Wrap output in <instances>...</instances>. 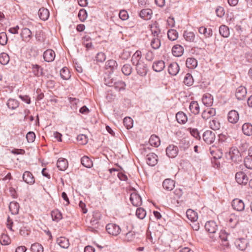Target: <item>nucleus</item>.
Here are the masks:
<instances>
[{"label": "nucleus", "instance_id": "obj_42", "mask_svg": "<svg viewBox=\"0 0 252 252\" xmlns=\"http://www.w3.org/2000/svg\"><path fill=\"white\" fill-rule=\"evenodd\" d=\"M167 36L171 41L176 40L178 37V32L174 29H170L168 31Z\"/></svg>", "mask_w": 252, "mask_h": 252}, {"label": "nucleus", "instance_id": "obj_49", "mask_svg": "<svg viewBox=\"0 0 252 252\" xmlns=\"http://www.w3.org/2000/svg\"><path fill=\"white\" fill-rule=\"evenodd\" d=\"M51 216L53 220L58 222L62 219V214L58 210H55L52 211Z\"/></svg>", "mask_w": 252, "mask_h": 252}, {"label": "nucleus", "instance_id": "obj_2", "mask_svg": "<svg viewBox=\"0 0 252 252\" xmlns=\"http://www.w3.org/2000/svg\"><path fill=\"white\" fill-rule=\"evenodd\" d=\"M217 230V225L214 221H208L206 222V231L209 233V238L211 241L215 242L218 238V235L216 234Z\"/></svg>", "mask_w": 252, "mask_h": 252}, {"label": "nucleus", "instance_id": "obj_21", "mask_svg": "<svg viewBox=\"0 0 252 252\" xmlns=\"http://www.w3.org/2000/svg\"><path fill=\"white\" fill-rule=\"evenodd\" d=\"M165 67L164 62L162 60L155 61L153 63L152 68L156 72H160Z\"/></svg>", "mask_w": 252, "mask_h": 252}, {"label": "nucleus", "instance_id": "obj_15", "mask_svg": "<svg viewBox=\"0 0 252 252\" xmlns=\"http://www.w3.org/2000/svg\"><path fill=\"white\" fill-rule=\"evenodd\" d=\"M23 181L28 184L33 185L35 183V178L30 171H25L22 176Z\"/></svg>", "mask_w": 252, "mask_h": 252}, {"label": "nucleus", "instance_id": "obj_35", "mask_svg": "<svg viewBox=\"0 0 252 252\" xmlns=\"http://www.w3.org/2000/svg\"><path fill=\"white\" fill-rule=\"evenodd\" d=\"M190 112L195 114H198L199 112L200 108L197 101H191L189 107Z\"/></svg>", "mask_w": 252, "mask_h": 252}, {"label": "nucleus", "instance_id": "obj_28", "mask_svg": "<svg viewBox=\"0 0 252 252\" xmlns=\"http://www.w3.org/2000/svg\"><path fill=\"white\" fill-rule=\"evenodd\" d=\"M229 155L233 161L236 162L240 159V154L238 150L236 149L231 148L229 152Z\"/></svg>", "mask_w": 252, "mask_h": 252}, {"label": "nucleus", "instance_id": "obj_17", "mask_svg": "<svg viewBox=\"0 0 252 252\" xmlns=\"http://www.w3.org/2000/svg\"><path fill=\"white\" fill-rule=\"evenodd\" d=\"M158 156L154 153H150L147 156V163L151 166H155L158 163Z\"/></svg>", "mask_w": 252, "mask_h": 252}, {"label": "nucleus", "instance_id": "obj_63", "mask_svg": "<svg viewBox=\"0 0 252 252\" xmlns=\"http://www.w3.org/2000/svg\"><path fill=\"white\" fill-rule=\"evenodd\" d=\"M26 138L29 143L33 142L35 138V134L32 131H29L26 135Z\"/></svg>", "mask_w": 252, "mask_h": 252}, {"label": "nucleus", "instance_id": "obj_24", "mask_svg": "<svg viewBox=\"0 0 252 252\" xmlns=\"http://www.w3.org/2000/svg\"><path fill=\"white\" fill-rule=\"evenodd\" d=\"M249 155L244 159V164L246 168L252 169V147L249 149Z\"/></svg>", "mask_w": 252, "mask_h": 252}, {"label": "nucleus", "instance_id": "obj_54", "mask_svg": "<svg viewBox=\"0 0 252 252\" xmlns=\"http://www.w3.org/2000/svg\"><path fill=\"white\" fill-rule=\"evenodd\" d=\"M0 242L2 245H7L10 243V240L8 235L2 234L0 237Z\"/></svg>", "mask_w": 252, "mask_h": 252}, {"label": "nucleus", "instance_id": "obj_46", "mask_svg": "<svg viewBox=\"0 0 252 252\" xmlns=\"http://www.w3.org/2000/svg\"><path fill=\"white\" fill-rule=\"evenodd\" d=\"M114 88L118 91H124L126 89V84L122 80L115 81V84L114 86Z\"/></svg>", "mask_w": 252, "mask_h": 252}, {"label": "nucleus", "instance_id": "obj_7", "mask_svg": "<svg viewBox=\"0 0 252 252\" xmlns=\"http://www.w3.org/2000/svg\"><path fill=\"white\" fill-rule=\"evenodd\" d=\"M178 152V147L173 144L169 145L166 149V155L170 158H175L177 156Z\"/></svg>", "mask_w": 252, "mask_h": 252}, {"label": "nucleus", "instance_id": "obj_4", "mask_svg": "<svg viewBox=\"0 0 252 252\" xmlns=\"http://www.w3.org/2000/svg\"><path fill=\"white\" fill-rule=\"evenodd\" d=\"M235 179L239 184L242 185H246L249 180L248 176L243 171H239L236 173Z\"/></svg>", "mask_w": 252, "mask_h": 252}, {"label": "nucleus", "instance_id": "obj_40", "mask_svg": "<svg viewBox=\"0 0 252 252\" xmlns=\"http://www.w3.org/2000/svg\"><path fill=\"white\" fill-rule=\"evenodd\" d=\"M6 104L9 109L14 110L18 107L19 105V102L18 100L15 99L9 98Z\"/></svg>", "mask_w": 252, "mask_h": 252}, {"label": "nucleus", "instance_id": "obj_52", "mask_svg": "<svg viewBox=\"0 0 252 252\" xmlns=\"http://www.w3.org/2000/svg\"><path fill=\"white\" fill-rule=\"evenodd\" d=\"M183 82L188 86H191L193 83V79L192 75L190 73H187L184 77Z\"/></svg>", "mask_w": 252, "mask_h": 252}, {"label": "nucleus", "instance_id": "obj_55", "mask_svg": "<svg viewBox=\"0 0 252 252\" xmlns=\"http://www.w3.org/2000/svg\"><path fill=\"white\" fill-rule=\"evenodd\" d=\"M124 126L127 129L131 128L133 126V120L130 117H126L123 121Z\"/></svg>", "mask_w": 252, "mask_h": 252}, {"label": "nucleus", "instance_id": "obj_48", "mask_svg": "<svg viewBox=\"0 0 252 252\" xmlns=\"http://www.w3.org/2000/svg\"><path fill=\"white\" fill-rule=\"evenodd\" d=\"M183 36L184 38L189 42H193L195 38L194 32L187 31H184Z\"/></svg>", "mask_w": 252, "mask_h": 252}, {"label": "nucleus", "instance_id": "obj_45", "mask_svg": "<svg viewBox=\"0 0 252 252\" xmlns=\"http://www.w3.org/2000/svg\"><path fill=\"white\" fill-rule=\"evenodd\" d=\"M219 32L220 34L224 37H228L230 34L228 27L225 25H221L220 26L219 28Z\"/></svg>", "mask_w": 252, "mask_h": 252}, {"label": "nucleus", "instance_id": "obj_16", "mask_svg": "<svg viewBox=\"0 0 252 252\" xmlns=\"http://www.w3.org/2000/svg\"><path fill=\"white\" fill-rule=\"evenodd\" d=\"M175 181L171 179H166L162 183L163 189L167 191L172 190L175 187Z\"/></svg>", "mask_w": 252, "mask_h": 252}, {"label": "nucleus", "instance_id": "obj_39", "mask_svg": "<svg viewBox=\"0 0 252 252\" xmlns=\"http://www.w3.org/2000/svg\"><path fill=\"white\" fill-rule=\"evenodd\" d=\"M215 139V133L211 130H206V143L210 144L214 141Z\"/></svg>", "mask_w": 252, "mask_h": 252}, {"label": "nucleus", "instance_id": "obj_23", "mask_svg": "<svg viewBox=\"0 0 252 252\" xmlns=\"http://www.w3.org/2000/svg\"><path fill=\"white\" fill-rule=\"evenodd\" d=\"M58 169L61 171H64L68 167V161L65 158H60L57 163Z\"/></svg>", "mask_w": 252, "mask_h": 252}, {"label": "nucleus", "instance_id": "obj_10", "mask_svg": "<svg viewBox=\"0 0 252 252\" xmlns=\"http://www.w3.org/2000/svg\"><path fill=\"white\" fill-rule=\"evenodd\" d=\"M20 36L22 40L26 42L30 41L32 37V32L27 28H23L21 30Z\"/></svg>", "mask_w": 252, "mask_h": 252}, {"label": "nucleus", "instance_id": "obj_53", "mask_svg": "<svg viewBox=\"0 0 252 252\" xmlns=\"http://www.w3.org/2000/svg\"><path fill=\"white\" fill-rule=\"evenodd\" d=\"M146 215V211L143 208H138L136 211V215L140 219H143Z\"/></svg>", "mask_w": 252, "mask_h": 252}, {"label": "nucleus", "instance_id": "obj_20", "mask_svg": "<svg viewBox=\"0 0 252 252\" xmlns=\"http://www.w3.org/2000/svg\"><path fill=\"white\" fill-rule=\"evenodd\" d=\"M179 65L176 62L171 63L168 66V73L172 76L177 75V74L179 72Z\"/></svg>", "mask_w": 252, "mask_h": 252}, {"label": "nucleus", "instance_id": "obj_9", "mask_svg": "<svg viewBox=\"0 0 252 252\" xmlns=\"http://www.w3.org/2000/svg\"><path fill=\"white\" fill-rule=\"evenodd\" d=\"M137 73L142 77L145 76L148 72V68L147 64L144 62L135 65Z\"/></svg>", "mask_w": 252, "mask_h": 252}, {"label": "nucleus", "instance_id": "obj_62", "mask_svg": "<svg viewBox=\"0 0 252 252\" xmlns=\"http://www.w3.org/2000/svg\"><path fill=\"white\" fill-rule=\"evenodd\" d=\"M84 39V45L86 48L89 50L92 47V43L91 42V39L89 36H85Z\"/></svg>", "mask_w": 252, "mask_h": 252}, {"label": "nucleus", "instance_id": "obj_12", "mask_svg": "<svg viewBox=\"0 0 252 252\" xmlns=\"http://www.w3.org/2000/svg\"><path fill=\"white\" fill-rule=\"evenodd\" d=\"M239 119V115L238 112L235 110L230 111L227 115V120L228 122L231 124H236Z\"/></svg>", "mask_w": 252, "mask_h": 252}, {"label": "nucleus", "instance_id": "obj_31", "mask_svg": "<svg viewBox=\"0 0 252 252\" xmlns=\"http://www.w3.org/2000/svg\"><path fill=\"white\" fill-rule=\"evenodd\" d=\"M57 243L62 248L67 249L69 246L68 240L64 237H61L57 239Z\"/></svg>", "mask_w": 252, "mask_h": 252}, {"label": "nucleus", "instance_id": "obj_50", "mask_svg": "<svg viewBox=\"0 0 252 252\" xmlns=\"http://www.w3.org/2000/svg\"><path fill=\"white\" fill-rule=\"evenodd\" d=\"M31 250L32 252H43L44 249L40 244L34 243L32 245Z\"/></svg>", "mask_w": 252, "mask_h": 252}, {"label": "nucleus", "instance_id": "obj_56", "mask_svg": "<svg viewBox=\"0 0 252 252\" xmlns=\"http://www.w3.org/2000/svg\"><path fill=\"white\" fill-rule=\"evenodd\" d=\"M78 16L81 21L84 22L87 17V12L86 10L84 9H80L79 11Z\"/></svg>", "mask_w": 252, "mask_h": 252}, {"label": "nucleus", "instance_id": "obj_27", "mask_svg": "<svg viewBox=\"0 0 252 252\" xmlns=\"http://www.w3.org/2000/svg\"><path fill=\"white\" fill-rule=\"evenodd\" d=\"M172 52L174 56L180 57L183 54L184 48L181 45L177 44L173 47Z\"/></svg>", "mask_w": 252, "mask_h": 252}, {"label": "nucleus", "instance_id": "obj_3", "mask_svg": "<svg viewBox=\"0 0 252 252\" xmlns=\"http://www.w3.org/2000/svg\"><path fill=\"white\" fill-rule=\"evenodd\" d=\"M122 230L119 226L115 223H109L106 226V230L107 233L112 236H118Z\"/></svg>", "mask_w": 252, "mask_h": 252}, {"label": "nucleus", "instance_id": "obj_59", "mask_svg": "<svg viewBox=\"0 0 252 252\" xmlns=\"http://www.w3.org/2000/svg\"><path fill=\"white\" fill-rule=\"evenodd\" d=\"M96 61L97 63H103L106 60V55L103 52L98 53L95 57Z\"/></svg>", "mask_w": 252, "mask_h": 252}, {"label": "nucleus", "instance_id": "obj_64", "mask_svg": "<svg viewBox=\"0 0 252 252\" xmlns=\"http://www.w3.org/2000/svg\"><path fill=\"white\" fill-rule=\"evenodd\" d=\"M155 58V54L152 51L149 50L145 54V59L149 62H152Z\"/></svg>", "mask_w": 252, "mask_h": 252}, {"label": "nucleus", "instance_id": "obj_30", "mask_svg": "<svg viewBox=\"0 0 252 252\" xmlns=\"http://www.w3.org/2000/svg\"><path fill=\"white\" fill-rule=\"evenodd\" d=\"M176 119L177 122L181 124H185L188 120L187 115L182 111H180L176 114Z\"/></svg>", "mask_w": 252, "mask_h": 252}, {"label": "nucleus", "instance_id": "obj_8", "mask_svg": "<svg viewBox=\"0 0 252 252\" xmlns=\"http://www.w3.org/2000/svg\"><path fill=\"white\" fill-rule=\"evenodd\" d=\"M31 68L32 73L34 77H39L44 75L43 68L38 64H32Z\"/></svg>", "mask_w": 252, "mask_h": 252}, {"label": "nucleus", "instance_id": "obj_13", "mask_svg": "<svg viewBox=\"0 0 252 252\" xmlns=\"http://www.w3.org/2000/svg\"><path fill=\"white\" fill-rule=\"evenodd\" d=\"M233 208L237 211H242L245 209V204L243 200L238 198L234 199L232 202Z\"/></svg>", "mask_w": 252, "mask_h": 252}, {"label": "nucleus", "instance_id": "obj_32", "mask_svg": "<svg viewBox=\"0 0 252 252\" xmlns=\"http://www.w3.org/2000/svg\"><path fill=\"white\" fill-rule=\"evenodd\" d=\"M122 233L125 235V240L127 242L132 241L135 237V232L129 230L126 232L124 229L122 230Z\"/></svg>", "mask_w": 252, "mask_h": 252}, {"label": "nucleus", "instance_id": "obj_61", "mask_svg": "<svg viewBox=\"0 0 252 252\" xmlns=\"http://www.w3.org/2000/svg\"><path fill=\"white\" fill-rule=\"evenodd\" d=\"M213 103V97L210 94H206V107L212 106Z\"/></svg>", "mask_w": 252, "mask_h": 252}, {"label": "nucleus", "instance_id": "obj_1", "mask_svg": "<svg viewBox=\"0 0 252 252\" xmlns=\"http://www.w3.org/2000/svg\"><path fill=\"white\" fill-rule=\"evenodd\" d=\"M209 152L212 156L211 163L212 166L215 168H220V163L219 159L221 158L222 156V152L220 149L214 146L209 147Z\"/></svg>", "mask_w": 252, "mask_h": 252}, {"label": "nucleus", "instance_id": "obj_41", "mask_svg": "<svg viewBox=\"0 0 252 252\" xmlns=\"http://www.w3.org/2000/svg\"><path fill=\"white\" fill-rule=\"evenodd\" d=\"M187 217L191 221H195L197 220V213L191 209H188L186 212Z\"/></svg>", "mask_w": 252, "mask_h": 252}, {"label": "nucleus", "instance_id": "obj_18", "mask_svg": "<svg viewBox=\"0 0 252 252\" xmlns=\"http://www.w3.org/2000/svg\"><path fill=\"white\" fill-rule=\"evenodd\" d=\"M235 244L239 250L244 251L247 248L249 243L246 239L240 238L236 240Z\"/></svg>", "mask_w": 252, "mask_h": 252}, {"label": "nucleus", "instance_id": "obj_6", "mask_svg": "<svg viewBox=\"0 0 252 252\" xmlns=\"http://www.w3.org/2000/svg\"><path fill=\"white\" fill-rule=\"evenodd\" d=\"M118 63L114 60H109L105 63V68L110 74L113 73L115 70L118 69Z\"/></svg>", "mask_w": 252, "mask_h": 252}, {"label": "nucleus", "instance_id": "obj_14", "mask_svg": "<svg viewBox=\"0 0 252 252\" xmlns=\"http://www.w3.org/2000/svg\"><path fill=\"white\" fill-rule=\"evenodd\" d=\"M56 54L55 52L52 49H47L43 55V59L46 62L49 63L53 62L55 58Z\"/></svg>", "mask_w": 252, "mask_h": 252}, {"label": "nucleus", "instance_id": "obj_22", "mask_svg": "<svg viewBox=\"0 0 252 252\" xmlns=\"http://www.w3.org/2000/svg\"><path fill=\"white\" fill-rule=\"evenodd\" d=\"M152 14V10L151 9L147 8L141 10L139 15L141 18L144 20H149L151 18Z\"/></svg>", "mask_w": 252, "mask_h": 252}, {"label": "nucleus", "instance_id": "obj_43", "mask_svg": "<svg viewBox=\"0 0 252 252\" xmlns=\"http://www.w3.org/2000/svg\"><path fill=\"white\" fill-rule=\"evenodd\" d=\"M159 138L156 135H151L149 139V143L152 146L156 147H158L160 145Z\"/></svg>", "mask_w": 252, "mask_h": 252}, {"label": "nucleus", "instance_id": "obj_44", "mask_svg": "<svg viewBox=\"0 0 252 252\" xmlns=\"http://www.w3.org/2000/svg\"><path fill=\"white\" fill-rule=\"evenodd\" d=\"M60 75L63 80H68L71 76L69 69L66 67H63L61 70Z\"/></svg>", "mask_w": 252, "mask_h": 252}, {"label": "nucleus", "instance_id": "obj_51", "mask_svg": "<svg viewBox=\"0 0 252 252\" xmlns=\"http://www.w3.org/2000/svg\"><path fill=\"white\" fill-rule=\"evenodd\" d=\"M9 56L7 53L3 52L0 54V63L1 64H7L9 63Z\"/></svg>", "mask_w": 252, "mask_h": 252}, {"label": "nucleus", "instance_id": "obj_26", "mask_svg": "<svg viewBox=\"0 0 252 252\" xmlns=\"http://www.w3.org/2000/svg\"><path fill=\"white\" fill-rule=\"evenodd\" d=\"M38 14L40 19L46 21L49 17V11L47 9L42 7L39 9Z\"/></svg>", "mask_w": 252, "mask_h": 252}, {"label": "nucleus", "instance_id": "obj_5", "mask_svg": "<svg viewBox=\"0 0 252 252\" xmlns=\"http://www.w3.org/2000/svg\"><path fill=\"white\" fill-rule=\"evenodd\" d=\"M129 199L131 204L134 206L138 207L142 204V201L141 197L135 189L130 193Z\"/></svg>", "mask_w": 252, "mask_h": 252}, {"label": "nucleus", "instance_id": "obj_47", "mask_svg": "<svg viewBox=\"0 0 252 252\" xmlns=\"http://www.w3.org/2000/svg\"><path fill=\"white\" fill-rule=\"evenodd\" d=\"M160 40L159 38V37H153L151 42V46L152 48H153L154 49L156 50L160 47Z\"/></svg>", "mask_w": 252, "mask_h": 252}, {"label": "nucleus", "instance_id": "obj_29", "mask_svg": "<svg viewBox=\"0 0 252 252\" xmlns=\"http://www.w3.org/2000/svg\"><path fill=\"white\" fill-rule=\"evenodd\" d=\"M151 30L153 37H159L158 35L160 33V30L157 22L156 21L151 26Z\"/></svg>", "mask_w": 252, "mask_h": 252}, {"label": "nucleus", "instance_id": "obj_33", "mask_svg": "<svg viewBox=\"0 0 252 252\" xmlns=\"http://www.w3.org/2000/svg\"><path fill=\"white\" fill-rule=\"evenodd\" d=\"M19 205L17 202H11L9 205V209L12 215H17L18 214L19 210Z\"/></svg>", "mask_w": 252, "mask_h": 252}, {"label": "nucleus", "instance_id": "obj_60", "mask_svg": "<svg viewBox=\"0 0 252 252\" xmlns=\"http://www.w3.org/2000/svg\"><path fill=\"white\" fill-rule=\"evenodd\" d=\"M228 222L231 227H235L238 222L237 218L234 215H231L228 219Z\"/></svg>", "mask_w": 252, "mask_h": 252}, {"label": "nucleus", "instance_id": "obj_25", "mask_svg": "<svg viewBox=\"0 0 252 252\" xmlns=\"http://www.w3.org/2000/svg\"><path fill=\"white\" fill-rule=\"evenodd\" d=\"M242 132L246 136L252 135V125L250 123L244 124L242 127Z\"/></svg>", "mask_w": 252, "mask_h": 252}, {"label": "nucleus", "instance_id": "obj_38", "mask_svg": "<svg viewBox=\"0 0 252 252\" xmlns=\"http://www.w3.org/2000/svg\"><path fill=\"white\" fill-rule=\"evenodd\" d=\"M209 125L210 127L214 130L219 129L220 127L219 122L215 118H212L209 120Z\"/></svg>", "mask_w": 252, "mask_h": 252}, {"label": "nucleus", "instance_id": "obj_11", "mask_svg": "<svg viewBox=\"0 0 252 252\" xmlns=\"http://www.w3.org/2000/svg\"><path fill=\"white\" fill-rule=\"evenodd\" d=\"M142 59V53L139 50H137L132 55L131 59L132 64L135 66L137 64L144 63Z\"/></svg>", "mask_w": 252, "mask_h": 252}, {"label": "nucleus", "instance_id": "obj_57", "mask_svg": "<svg viewBox=\"0 0 252 252\" xmlns=\"http://www.w3.org/2000/svg\"><path fill=\"white\" fill-rule=\"evenodd\" d=\"M7 36L5 32H1L0 33V44L4 46L7 43Z\"/></svg>", "mask_w": 252, "mask_h": 252}, {"label": "nucleus", "instance_id": "obj_34", "mask_svg": "<svg viewBox=\"0 0 252 252\" xmlns=\"http://www.w3.org/2000/svg\"><path fill=\"white\" fill-rule=\"evenodd\" d=\"M81 162L83 166L88 168H90L93 166L92 160L86 156H84L81 158Z\"/></svg>", "mask_w": 252, "mask_h": 252}, {"label": "nucleus", "instance_id": "obj_37", "mask_svg": "<svg viewBox=\"0 0 252 252\" xmlns=\"http://www.w3.org/2000/svg\"><path fill=\"white\" fill-rule=\"evenodd\" d=\"M133 68L129 63H126L123 65L121 68L122 73L126 76H129L132 73Z\"/></svg>", "mask_w": 252, "mask_h": 252}, {"label": "nucleus", "instance_id": "obj_19", "mask_svg": "<svg viewBox=\"0 0 252 252\" xmlns=\"http://www.w3.org/2000/svg\"><path fill=\"white\" fill-rule=\"evenodd\" d=\"M247 94L246 88L243 86H240L236 90L235 95L238 100L243 99Z\"/></svg>", "mask_w": 252, "mask_h": 252}, {"label": "nucleus", "instance_id": "obj_36", "mask_svg": "<svg viewBox=\"0 0 252 252\" xmlns=\"http://www.w3.org/2000/svg\"><path fill=\"white\" fill-rule=\"evenodd\" d=\"M186 64L188 68L194 69L197 65V61L193 58H188L186 60Z\"/></svg>", "mask_w": 252, "mask_h": 252}, {"label": "nucleus", "instance_id": "obj_58", "mask_svg": "<svg viewBox=\"0 0 252 252\" xmlns=\"http://www.w3.org/2000/svg\"><path fill=\"white\" fill-rule=\"evenodd\" d=\"M206 114H207V118L206 119V121L209 120L211 117L214 116L216 115V110L213 108H206Z\"/></svg>", "mask_w": 252, "mask_h": 252}]
</instances>
